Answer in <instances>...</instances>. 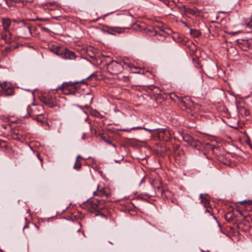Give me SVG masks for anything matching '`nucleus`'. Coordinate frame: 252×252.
Segmentation results:
<instances>
[{
	"mask_svg": "<svg viewBox=\"0 0 252 252\" xmlns=\"http://www.w3.org/2000/svg\"><path fill=\"white\" fill-rule=\"evenodd\" d=\"M94 195L100 196L104 199L101 200L95 198L89 199L82 205V207L91 213L94 214L96 216L105 217L104 214L101 213V211L104 208V199H107L110 195L109 190L105 188H100V186H98L97 190L94 192Z\"/></svg>",
	"mask_w": 252,
	"mask_h": 252,
	"instance_id": "obj_1",
	"label": "nucleus"
},
{
	"mask_svg": "<svg viewBox=\"0 0 252 252\" xmlns=\"http://www.w3.org/2000/svg\"><path fill=\"white\" fill-rule=\"evenodd\" d=\"M179 105L183 110L190 114L189 119L191 120L197 118V113L202 110L200 105L194 104L190 99L187 97L182 99Z\"/></svg>",
	"mask_w": 252,
	"mask_h": 252,
	"instance_id": "obj_2",
	"label": "nucleus"
},
{
	"mask_svg": "<svg viewBox=\"0 0 252 252\" xmlns=\"http://www.w3.org/2000/svg\"><path fill=\"white\" fill-rule=\"evenodd\" d=\"M86 79L79 81L63 82L62 85L56 90H61L64 94H74L76 92V85L79 83H85Z\"/></svg>",
	"mask_w": 252,
	"mask_h": 252,
	"instance_id": "obj_3",
	"label": "nucleus"
},
{
	"mask_svg": "<svg viewBox=\"0 0 252 252\" xmlns=\"http://www.w3.org/2000/svg\"><path fill=\"white\" fill-rule=\"evenodd\" d=\"M124 65L131 67L129 64L125 62H123L121 63L115 61H111L107 64V70L111 74L117 75L123 71Z\"/></svg>",
	"mask_w": 252,
	"mask_h": 252,
	"instance_id": "obj_4",
	"label": "nucleus"
},
{
	"mask_svg": "<svg viewBox=\"0 0 252 252\" xmlns=\"http://www.w3.org/2000/svg\"><path fill=\"white\" fill-rule=\"evenodd\" d=\"M53 52L64 59L73 60L76 58V55L74 52L64 47H56L53 49Z\"/></svg>",
	"mask_w": 252,
	"mask_h": 252,
	"instance_id": "obj_5",
	"label": "nucleus"
},
{
	"mask_svg": "<svg viewBox=\"0 0 252 252\" xmlns=\"http://www.w3.org/2000/svg\"><path fill=\"white\" fill-rule=\"evenodd\" d=\"M11 21L9 18H2V25L5 33H2V38L5 40L9 42L11 41L12 34L9 31V27L11 25Z\"/></svg>",
	"mask_w": 252,
	"mask_h": 252,
	"instance_id": "obj_6",
	"label": "nucleus"
},
{
	"mask_svg": "<svg viewBox=\"0 0 252 252\" xmlns=\"http://www.w3.org/2000/svg\"><path fill=\"white\" fill-rule=\"evenodd\" d=\"M40 100L42 103L50 108H53L57 105L56 99L54 96L49 94H45L41 95Z\"/></svg>",
	"mask_w": 252,
	"mask_h": 252,
	"instance_id": "obj_7",
	"label": "nucleus"
},
{
	"mask_svg": "<svg viewBox=\"0 0 252 252\" xmlns=\"http://www.w3.org/2000/svg\"><path fill=\"white\" fill-rule=\"evenodd\" d=\"M120 23L123 26L121 28V31L124 29H130L133 23V17L131 16L123 15L120 17L119 19Z\"/></svg>",
	"mask_w": 252,
	"mask_h": 252,
	"instance_id": "obj_8",
	"label": "nucleus"
},
{
	"mask_svg": "<svg viewBox=\"0 0 252 252\" xmlns=\"http://www.w3.org/2000/svg\"><path fill=\"white\" fill-rule=\"evenodd\" d=\"M182 137L185 142L194 148H198L200 146L201 142L198 139L193 138L189 134H184L182 135Z\"/></svg>",
	"mask_w": 252,
	"mask_h": 252,
	"instance_id": "obj_9",
	"label": "nucleus"
},
{
	"mask_svg": "<svg viewBox=\"0 0 252 252\" xmlns=\"http://www.w3.org/2000/svg\"><path fill=\"white\" fill-rule=\"evenodd\" d=\"M13 22L17 24H22L24 27V34L23 35V37H27L28 35H31V26L30 24L26 20H19L13 19Z\"/></svg>",
	"mask_w": 252,
	"mask_h": 252,
	"instance_id": "obj_10",
	"label": "nucleus"
},
{
	"mask_svg": "<svg viewBox=\"0 0 252 252\" xmlns=\"http://www.w3.org/2000/svg\"><path fill=\"white\" fill-rule=\"evenodd\" d=\"M158 137L164 141H168L171 137V134L169 130L162 129L159 132Z\"/></svg>",
	"mask_w": 252,
	"mask_h": 252,
	"instance_id": "obj_11",
	"label": "nucleus"
},
{
	"mask_svg": "<svg viewBox=\"0 0 252 252\" xmlns=\"http://www.w3.org/2000/svg\"><path fill=\"white\" fill-rule=\"evenodd\" d=\"M153 91L157 94L155 96V100L158 104L162 103L165 99L164 95L160 93V90L158 87H154Z\"/></svg>",
	"mask_w": 252,
	"mask_h": 252,
	"instance_id": "obj_12",
	"label": "nucleus"
},
{
	"mask_svg": "<svg viewBox=\"0 0 252 252\" xmlns=\"http://www.w3.org/2000/svg\"><path fill=\"white\" fill-rule=\"evenodd\" d=\"M193 61L194 62V64L195 66L198 70L199 75H198V81L199 82L202 83L203 81V71L202 69V66L201 65H200V63H199V61L198 59H194L193 60Z\"/></svg>",
	"mask_w": 252,
	"mask_h": 252,
	"instance_id": "obj_13",
	"label": "nucleus"
},
{
	"mask_svg": "<svg viewBox=\"0 0 252 252\" xmlns=\"http://www.w3.org/2000/svg\"><path fill=\"white\" fill-rule=\"evenodd\" d=\"M103 31L108 33V34L114 35L116 32L121 33L123 31H121V27H106L103 29Z\"/></svg>",
	"mask_w": 252,
	"mask_h": 252,
	"instance_id": "obj_14",
	"label": "nucleus"
},
{
	"mask_svg": "<svg viewBox=\"0 0 252 252\" xmlns=\"http://www.w3.org/2000/svg\"><path fill=\"white\" fill-rule=\"evenodd\" d=\"M184 12L186 13L196 16H198L200 14V11L196 7L190 8L189 7H187L186 6H184Z\"/></svg>",
	"mask_w": 252,
	"mask_h": 252,
	"instance_id": "obj_15",
	"label": "nucleus"
},
{
	"mask_svg": "<svg viewBox=\"0 0 252 252\" xmlns=\"http://www.w3.org/2000/svg\"><path fill=\"white\" fill-rule=\"evenodd\" d=\"M200 197L201 198V202L204 204V207L207 208V209L205 210V212H208L211 215H213L211 211V208H210L209 209H208L210 205L208 199L206 198V197H204L202 194H200Z\"/></svg>",
	"mask_w": 252,
	"mask_h": 252,
	"instance_id": "obj_16",
	"label": "nucleus"
},
{
	"mask_svg": "<svg viewBox=\"0 0 252 252\" xmlns=\"http://www.w3.org/2000/svg\"><path fill=\"white\" fill-rule=\"evenodd\" d=\"M239 203L244 204V208L247 211H252V200H244Z\"/></svg>",
	"mask_w": 252,
	"mask_h": 252,
	"instance_id": "obj_17",
	"label": "nucleus"
},
{
	"mask_svg": "<svg viewBox=\"0 0 252 252\" xmlns=\"http://www.w3.org/2000/svg\"><path fill=\"white\" fill-rule=\"evenodd\" d=\"M239 113L242 116H247L250 115V111L248 109L243 106H239L238 108Z\"/></svg>",
	"mask_w": 252,
	"mask_h": 252,
	"instance_id": "obj_18",
	"label": "nucleus"
},
{
	"mask_svg": "<svg viewBox=\"0 0 252 252\" xmlns=\"http://www.w3.org/2000/svg\"><path fill=\"white\" fill-rule=\"evenodd\" d=\"M131 27H132L134 30L139 31L140 32H142L143 31L145 30V25L144 24L135 23L134 24L133 23Z\"/></svg>",
	"mask_w": 252,
	"mask_h": 252,
	"instance_id": "obj_19",
	"label": "nucleus"
},
{
	"mask_svg": "<svg viewBox=\"0 0 252 252\" xmlns=\"http://www.w3.org/2000/svg\"><path fill=\"white\" fill-rule=\"evenodd\" d=\"M3 94L6 96L12 95L14 94V89L9 86L6 89H4L3 91Z\"/></svg>",
	"mask_w": 252,
	"mask_h": 252,
	"instance_id": "obj_20",
	"label": "nucleus"
},
{
	"mask_svg": "<svg viewBox=\"0 0 252 252\" xmlns=\"http://www.w3.org/2000/svg\"><path fill=\"white\" fill-rule=\"evenodd\" d=\"M100 138L101 139L103 140L106 143L108 144H111L113 146H114V147H115V145H114L113 143H112V139L110 138V137H109L107 135H100Z\"/></svg>",
	"mask_w": 252,
	"mask_h": 252,
	"instance_id": "obj_21",
	"label": "nucleus"
},
{
	"mask_svg": "<svg viewBox=\"0 0 252 252\" xmlns=\"http://www.w3.org/2000/svg\"><path fill=\"white\" fill-rule=\"evenodd\" d=\"M190 34L194 38H197L201 35V32L196 29H190Z\"/></svg>",
	"mask_w": 252,
	"mask_h": 252,
	"instance_id": "obj_22",
	"label": "nucleus"
},
{
	"mask_svg": "<svg viewBox=\"0 0 252 252\" xmlns=\"http://www.w3.org/2000/svg\"><path fill=\"white\" fill-rule=\"evenodd\" d=\"M152 32L153 33V35L156 36L157 39L159 40H162L165 38V36L164 35H162L161 33L159 32L155 29L152 31Z\"/></svg>",
	"mask_w": 252,
	"mask_h": 252,
	"instance_id": "obj_23",
	"label": "nucleus"
},
{
	"mask_svg": "<svg viewBox=\"0 0 252 252\" xmlns=\"http://www.w3.org/2000/svg\"><path fill=\"white\" fill-rule=\"evenodd\" d=\"M36 121L41 124V125L47 124V120L41 115H38L36 117Z\"/></svg>",
	"mask_w": 252,
	"mask_h": 252,
	"instance_id": "obj_24",
	"label": "nucleus"
},
{
	"mask_svg": "<svg viewBox=\"0 0 252 252\" xmlns=\"http://www.w3.org/2000/svg\"><path fill=\"white\" fill-rule=\"evenodd\" d=\"M13 118L7 117L5 119V121L8 123L10 128H12V124L16 123L17 121L16 120H13Z\"/></svg>",
	"mask_w": 252,
	"mask_h": 252,
	"instance_id": "obj_25",
	"label": "nucleus"
},
{
	"mask_svg": "<svg viewBox=\"0 0 252 252\" xmlns=\"http://www.w3.org/2000/svg\"><path fill=\"white\" fill-rule=\"evenodd\" d=\"M12 137L13 139L20 140L21 135L16 131V130H13L12 132Z\"/></svg>",
	"mask_w": 252,
	"mask_h": 252,
	"instance_id": "obj_26",
	"label": "nucleus"
},
{
	"mask_svg": "<svg viewBox=\"0 0 252 252\" xmlns=\"http://www.w3.org/2000/svg\"><path fill=\"white\" fill-rule=\"evenodd\" d=\"M47 8L49 10L55 9L58 7L57 4L55 2L47 3Z\"/></svg>",
	"mask_w": 252,
	"mask_h": 252,
	"instance_id": "obj_27",
	"label": "nucleus"
},
{
	"mask_svg": "<svg viewBox=\"0 0 252 252\" xmlns=\"http://www.w3.org/2000/svg\"><path fill=\"white\" fill-rule=\"evenodd\" d=\"M81 166H82V164H81V163L80 162V161L77 160L76 159V162L74 165V168L75 169L79 170L81 168Z\"/></svg>",
	"mask_w": 252,
	"mask_h": 252,
	"instance_id": "obj_28",
	"label": "nucleus"
},
{
	"mask_svg": "<svg viewBox=\"0 0 252 252\" xmlns=\"http://www.w3.org/2000/svg\"><path fill=\"white\" fill-rule=\"evenodd\" d=\"M9 86H8V84L6 82L4 81L2 83L0 82V87L1 90H3L5 89H6Z\"/></svg>",
	"mask_w": 252,
	"mask_h": 252,
	"instance_id": "obj_29",
	"label": "nucleus"
},
{
	"mask_svg": "<svg viewBox=\"0 0 252 252\" xmlns=\"http://www.w3.org/2000/svg\"><path fill=\"white\" fill-rule=\"evenodd\" d=\"M249 44L248 43L247 41H244V43L243 44V47H241L242 49L243 50H247V49L249 48Z\"/></svg>",
	"mask_w": 252,
	"mask_h": 252,
	"instance_id": "obj_30",
	"label": "nucleus"
},
{
	"mask_svg": "<svg viewBox=\"0 0 252 252\" xmlns=\"http://www.w3.org/2000/svg\"><path fill=\"white\" fill-rule=\"evenodd\" d=\"M231 217H232V213H228L225 215V219L228 221H230L232 220L231 219Z\"/></svg>",
	"mask_w": 252,
	"mask_h": 252,
	"instance_id": "obj_31",
	"label": "nucleus"
},
{
	"mask_svg": "<svg viewBox=\"0 0 252 252\" xmlns=\"http://www.w3.org/2000/svg\"><path fill=\"white\" fill-rule=\"evenodd\" d=\"M92 100H93V98L91 97V96H90V97L89 98V103L86 104L85 105V107L86 108L88 109L90 107V104L92 103Z\"/></svg>",
	"mask_w": 252,
	"mask_h": 252,
	"instance_id": "obj_32",
	"label": "nucleus"
},
{
	"mask_svg": "<svg viewBox=\"0 0 252 252\" xmlns=\"http://www.w3.org/2000/svg\"><path fill=\"white\" fill-rule=\"evenodd\" d=\"M6 3L7 6L9 8H11V7H13L14 6V3L10 1L6 0Z\"/></svg>",
	"mask_w": 252,
	"mask_h": 252,
	"instance_id": "obj_33",
	"label": "nucleus"
},
{
	"mask_svg": "<svg viewBox=\"0 0 252 252\" xmlns=\"http://www.w3.org/2000/svg\"><path fill=\"white\" fill-rule=\"evenodd\" d=\"M0 146L2 147L6 148L7 145L5 141H0Z\"/></svg>",
	"mask_w": 252,
	"mask_h": 252,
	"instance_id": "obj_34",
	"label": "nucleus"
},
{
	"mask_svg": "<svg viewBox=\"0 0 252 252\" xmlns=\"http://www.w3.org/2000/svg\"><path fill=\"white\" fill-rule=\"evenodd\" d=\"M157 190L159 192H160V193L163 194V193H164L166 191L164 190H163L162 189H161V188L160 187H157Z\"/></svg>",
	"mask_w": 252,
	"mask_h": 252,
	"instance_id": "obj_35",
	"label": "nucleus"
},
{
	"mask_svg": "<svg viewBox=\"0 0 252 252\" xmlns=\"http://www.w3.org/2000/svg\"><path fill=\"white\" fill-rule=\"evenodd\" d=\"M41 29L42 31H44L47 32H50V30L48 29L47 28L41 27Z\"/></svg>",
	"mask_w": 252,
	"mask_h": 252,
	"instance_id": "obj_36",
	"label": "nucleus"
},
{
	"mask_svg": "<svg viewBox=\"0 0 252 252\" xmlns=\"http://www.w3.org/2000/svg\"><path fill=\"white\" fill-rule=\"evenodd\" d=\"M144 127H141V126H137V127H133L131 128L130 129L131 130H135V129H144Z\"/></svg>",
	"mask_w": 252,
	"mask_h": 252,
	"instance_id": "obj_37",
	"label": "nucleus"
},
{
	"mask_svg": "<svg viewBox=\"0 0 252 252\" xmlns=\"http://www.w3.org/2000/svg\"><path fill=\"white\" fill-rule=\"evenodd\" d=\"M1 126L3 127V129H6L8 127H9L8 124H2Z\"/></svg>",
	"mask_w": 252,
	"mask_h": 252,
	"instance_id": "obj_38",
	"label": "nucleus"
},
{
	"mask_svg": "<svg viewBox=\"0 0 252 252\" xmlns=\"http://www.w3.org/2000/svg\"><path fill=\"white\" fill-rule=\"evenodd\" d=\"M11 50V48L10 47H5V51L7 53L9 52Z\"/></svg>",
	"mask_w": 252,
	"mask_h": 252,
	"instance_id": "obj_39",
	"label": "nucleus"
},
{
	"mask_svg": "<svg viewBox=\"0 0 252 252\" xmlns=\"http://www.w3.org/2000/svg\"><path fill=\"white\" fill-rule=\"evenodd\" d=\"M182 23L187 27H188V28H189V26L188 25V24L186 22H184V21H182Z\"/></svg>",
	"mask_w": 252,
	"mask_h": 252,
	"instance_id": "obj_40",
	"label": "nucleus"
},
{
	"mask_svg": "<svg viewBox=\"0 0 252 252\" xmlns=\"http://www.w3.org/2000/svg\"><path fill=\"white\" fill-rule=\"evenodd\" d=\"M82 158H82V157L81 156L78 155V156L77 157V158H76V160H79H79H80V159H82Z\"/></svg>",
	"mask_w": 252,
	"mask_h": 252,
	"instance_id": "obj_41",
	"label": "nucleus"
},
{
	"mask_svg": "<svg viewBox=\"0 0 252 252\" xmlns=\"http://www.w3.org/2000/svg\"><path fill=\"white\" fill-rule=\"evenodd\" d=\"M145 179H146V177L145 176L144 177L142 178L141 180L140 184H141L143 182H144Z\"/></svg>",
	"mask_w": 252,
	"mask_h": 252,
	"instance_id": "obj_42",
	"label": "nucleus"
},
{
	"mask_svg": "<svg viewBox=\"0 0 252 252\" xmlns=\"http://www.w3.org/2000/svg\"><path fill=\"white\" fill-rule=\"evenodd\" d=\"M7 1H10L12 2L16 3L18 2V0H7Z\"/></svg>",
	"mask_w": 252,
	"mask_h": 252,
	"instance_id": "obj_43",
	"label": "nucleus"
},
{
	"mask_svg": "<svg viewBox=\"0 0 252 252\" xmlns=\"http://www.w3.org/2000/svg\"><path fill=\"white\" fill-rule=\"evenodd\" d=\"M145 130H147V131H150V132H152V131H153L154 130V129H148V128H145L143 129Z\"/></svg>",
	"mask_w": 252,
	"mask_h": 252,
	"instance_id": "obj_44",
	"label": "nucleus"
},
{
	"mask_svg": "<svg viewBox=\"0 0 252 252\" xmlns=\"http://www.w3.org/2000/svg\"><path fill=\"white\" fill-rule=\"evenodd\" d=\"M173 95H174V96L177 97V98H178V99H179V98L178 97H177V96H176L174 94H172L171 95L170 97H171V99H173Z\"/></svg>",
	"mask_w": 252,
	"mask_h": 252,
	"instance_id": "obj_45",
	"label": "nucleus"
},
{
	"mask_svg": "<svg viewBox=\"0 0 252 252\" xmlns=\"http://www.w3.org/2000/svg\"><path fill=\"white\" fill-rule=\"evenodd\" d=\"M39 159L40 161L41 166H42V165H43V158H39Z\"/></svg>",
	"mask_w": 252,
	"mask_h": 252,
	"instance_id": "obj_46",
	"label": "nucleus"
},
{
	"mask_svg": "<svg viewBox=\"0 0 252 252\" xmlns=\"http://www.w3.org/2000/svg\"><path fill=\"white\" fill-rule=\"evenodd\" d=\"M82 138L83 139V140H85V138H86V134L85 133H83V135H82Z\"/></svg>",
	"mask_w": 252,
	"mask_h": 252,
	"instance_id": "obj_47",
	"label": "nucleus"
},
{
	"mask_svg": "<svg viewBox=\"0 0 252 252\" xmlns=\"http://www.w3.org/2000/svg\"><path fill=\"white\" fill-rule=\"evenodd\" d=\"M29 227V224L27 223L26 225H25L24 226V229H26L27 228H28Z\"/></svg>",
	"mask_w": 252,
	"mask_h": 252,
	"instance_id": "obj_48",
	"label": "nucleus"
},
{
	"mask_svg": "<svg viewBox=\"0 0 252 252\" xmlns=\"http://www.w3.org/2000/svg\"><path fill=\"white\" fill-rule=\"evenodd\" d=\"M59 17H52V19L58 20Z\"/></svg>",
	"mask_w": 252,
	"mask_h": 252,
	"instance_id": "obj_49",
	"label": "nucleus"
},
{
	"mask_svg": "<svg viewBox=\"0 0 252 252\" xmlns=\"http://www.w3.org/2000/svg\"><path fill=\"white\" fill-rule=\"evenodd\" d=\"M36 156H37V157L38 158V159L41 158L40 156V154L39 153H37Z\"/></svg>",
	"mask_w": 252,
	"mask_h": 252,
	"instance_id": "obj_50",
	"label": "nucleus"
},
{
	"mask_svg": "<svg viewBox=\"0 0 252 252\" xmlns=\"http://www.w3.org/2000/svg\"><path fill=\"white\" fill-rule=\"evenodd\" d=\"M37 20H40V21H45V20H47V19H37Z\"/></svg>",
	"mask_w": 252,
	"mask_h": 252,
	"instance_id": "obj_51",
	"label": "nucleus"
},
{
	"mask_svg": "<svg viewBox=\"0 0 252 252\" xmlns=\"http://www.w3.org/2000/svg\"><path fill=\"white\" fill-rule=\"evenodd\" d=\"M90 96H91V95L90 94H87V96L86 97V99H87V97H88V98H89Z\"/></svg>",
	"mask_w": 252,
	"mask_h": 252,
	"instance_id": "obj_52",
	"label": "nucleus"
},
{
	"mask_svg": "<svg viewBox=\"0 0 252 252\" xmlns=\"http://www.w3.org/2000/svg\"><path fill=\"white\" fill-rule=\"evenodd\" d=\"M245 219H247V221H249V217H245Z\"/></svg>",
	"mask_w": 252,
	"mask_h": 252,
	"instance_id": "obj_53",
	"label": "nucleus"
},
{
	"mask_svg": "<svg viewBox=\"0 0 252 252\" xmlns=\"http://www.w3.org/2000/svg\"><path fill=\"white\" fill-rule=\"evenodd\" d=\"M0 252H4L3 251V250H2L1 249H0Z\"/></svg>",
	"mask_w": 252,
	"mask_h": 252,
	"instance_id": "obj_54",
	"label": "nucleus"
},
{
	"mask_svg": "<svg viewBox=\"0 0 252 252\" xmlns=\"http://www.w3.org/2000/svg\"><path fill=\"white\" fill-rule=\"evenodd\" d=\"M115 161H116V162H120V160H115Z\"/></svg>",
	"mask_w": 252,
	"mask_h": 252,
	"instance_id": "obj_55",
	"label": "nucleus"
},
{
	"mask_svg": "<svg viewBox=\"0 0 252 252\" xmlns=\"http://www.w3.org/2000/svg\"><path fill=\"white\" fill-rule=\"evenodd\" d=\"M79 225H80V226L81 227V224L80 222H79Z\"/></svg>",
	"mask_w": 252,
	"mask_h": 252,
	"instance_id": "obj_56",
	"label": "nucleus"
},
{
	"mask_svg": "<svg viewBox=\"0 0 252 252\" xmlns=\"http://www.w3.org/2000/svg\"><path fill=\"white\" fill-rule=\"evenodd\" d=\"M31 20H32V21H35V20H34V19H31Z\"/></svg>",
	"mask_w": 252,
	"mask_h": 252,
	"instance_id": "obj_57",
	"label": "nucleus"
}]
</instances>
